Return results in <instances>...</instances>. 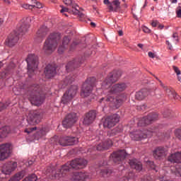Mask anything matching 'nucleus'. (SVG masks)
I'll return each mask as SVG.
<instances>
[{"label": "nucleus", "mask_w": 181, "mask_h": 181, "mask_svg": "<svg viewBox=\"0 0 181 181\" xmlns=\"http://www.w3.org/2000/svg\"><path fill=\"white\" fill-rule=\"evenodd\" d=\"M88 162L84 158H75L71 161L67 162L64 165L61 169L58 170L54 175V179L58 180L64 177V175L67 174L68 172H70L71 169H84L87 166Z\"/></svg>", "instance_id": "nucleus-1"}, {"label": "nucleus", "mask_w": 181, "mask_h": 181, "mask_svg": "<svg viewBox=\"0 0 181 181\" xmlns=\"http://www.w3.org/2000/svg\"><path fill=\"white\" fill-rule=\"evenodd\" d=\"M32 21L30 17H28L25 19H23L18 24L17 33H13L11 34L8 39L6 40V45L9 46V47H13L15 46L16 43H18V40H19V36L18 35H23L26 32H28V29H29V23Z\"/></svg>", "instance_id": "nucleus-2"}, {"label": "nucleus", "mask_w": 181, "mask_h": 181, "mask_svg": "<svg viewBox=\"0 0 181 181\" xmlns=\"http://www.w3.org/2000/svg\"><path fill=\"white\" fill-rule=\"evenodd\" d=\"M27 95L29 101L33 105H42L43 101H45V94L40 91V87L39 85H33L30 86L28 90Z\"/></svg>", "instance_id": "nucleus-3"}, {"label": "nucleus", "mask_w": 181, "mask_h": 181, "mask_svg": "<svg viewBox=\"0 0 181 181\" xmlns=\"http://www.w3.org/2000/svg\"><path fill=\"white\" fill-rule=\"evenodd\" d=\"M62 39V35L59 33H52L49 35L48 38L45 40L43 46V52L46 54H50L56 50L59 42Z\"/></svg>", "instance_id": "nucleus-4"}, {"label": "nucleus", "mask_w": 181, "mask_h": 181, "mask_svg": "<svg viewBox=\"0 0 181 181\" xmlns=\"http://www.w3.org/2000/svg\"><path fill=\"white\" fill-rule=\"evenodd\" d=\"M97 79L95 77H90L86 79L82 86L81 90V97L83 98H87L93 94V88L95 87V83Z\"/></svg>", "instance_id": "nucleus-5"}, {"label": "nucleus", "mask_w": 181, "mask_h": 181, "mask_svg": "<svg viewBox=\"0 0 181 181\" xmlns=\"http://www.w3.org/2000/svg\"><path fill=\"white\" fill-rule=\"evenodd\" d=\"M104 110V107H110L111 108H119L122 104V99L119 97L107 96L102 98L99 101Z\"/></svg>", "instance_id": "nucleus-6"}, {"label": "nucleus", "mask_w": 181, "mask_h": 181, "mask_svg": "<svg viewBox=\"0 0 181 181\" xmlns=\"http://www.w3.org/2000/svg\"><path fill=\"white\" fill-rule=\"evenodd\" d=\"M28 64V71L29 77H32L35 74V70L37 69L39 65V57L35 54H28L25 59Z\"/></svg>", "instance_id": "nucleus-7"}, {"label": "nucleus", "mask_w": 181, "mask_h": 181, "mask_svg": "<svg viewBox=\"0 0 181 181\" xmlns=\"http://www.w3.org/2000/svg\"><path fill=\"white\" fill-rule=\"evenodd\" d=\"M156 131H158V127H154V129L150 130H144L143 132L137 131L131 133L130 136L134 141H141V139H146V138L152 136V134L156 132Z\"/></svg>", "instance_id": "nucleus-8"}, {"label": "nucleus", "mask_w": 181, "mask_h": 181, "mask_svg": "<svg viewBox=\"0 0 181 181\" xmlns=\"http://www.w3.org/2000/svg\"><path fill=\"white\" fill-rule=\"evenodd\" d=\"M122 76V72L121 71H113L110 73L104 82L102 83V88H110L111 84L118 81V78Z\"/></svg>", "instance_id": "nucleus-9"}, {"label": "nucleus", "mask_w": 181, "mask_h": 181, "mask_svg": "<svg viewBox=\"0 0 181 181\" xmlns=\"http://www.w3.org/2000/svg\"><path fill=\"white\" fill-rule=\"evenodd\" d=\"M42 118H43V113L42 112L39 110H30L26 121L29 125H35V124H39Z\"/></svg>", "instance_id": "nucleus-10"}, {"label": "nucleus", "mask_w": 181, "mask_h": 181, "mask_svg": "<svg viewBox=\"0 0 181 181\" xmlns=\"http://www.w3.org/2000/svg\"><path fill=\"white\" fill-rule=\"evenodd\" d=\"M77 90H78V87L76 85L71 86L64 94L62 98V104H67V103H70L76 97V94H77Z\"/></svg>", "instance_id": "nucleus-11"}, {"label": "nucleus", "mask_w": 181, "mask_h": 181, "mask_svg": "<svg viewBox=\"0 0 181 181\" xmlns=\"http://www.w3.org/2000/svg\"><path fill=\"white\" fill-rule=\"evenodd\" d=\"M119 122V116L117 114L108 116L103 119L104 128H112L115 125Z\"/></svg>", "instance_id": "nucleus-12"}, {"label": "nucleus", "mask_w": 181, "mask_h": 181, "mask_svg": "<svg viewBox=\"0 0 181 181\" xmlns=\"http://www.w3.org/2000/svg\"><path fill=\"white\" fill-rule=\"evenodd\" d=\"M78 118L77 117V114L75 112H71L68 114L64 120L62 122V125L64 128H70L77 122V119Z\"/></svg>", "instance_id": "nucleus-13"}, {"label": "nucleus", "mask_w": 181, "mask_h": 181, "mask_svg": "<svg viewBox=\"0 0 181 181\" xmlns=\"http://www.w3.org/2000/svg\"><path fill=\"white\" fill-rule=\"evenodd\" d=\"M158 115L157 113H150L148 116L143 117L138 122L139 127H145V125H149V124H152L153 121H156L158 119Z\"/></svg>", "instance_id": "nucleus-14"}, {"label": "nucleus", "mask_w": 181, "mask_h": 181, "mask_svg": "<svg viewBox=\"0 0 181 181\" xmlns=\"http://www.w3.org/2000/svg\"><path fill=\"white\" fill-rule=\"evenodd\" d=\"M11 156V144L6 143L0 145V161L5 160Z\"/></svg>", "instance_id": "nucleus-15"}, {"label": "nucleus", "mask_w": 181, "mask_h": 181, "mask_svg": "<svg viewBox=\"0 0 181 181\" xmlns=\"http://www.w3.org/2000/svg\"><path fill=\"white\" fill-rule=\"evenodd\" d=\"M125 156H127V152L125 150H119L117 151L113 152L110 156V160H113L115 163L118 162H121V160H124L125 159Z\"/></svg>", "instance_id": "nucleus-16"}, {"label": "nucleus", "mask_w": 181, "mask_h": 181, "mask_svg": "<svg viewBox=\"0 0 181 181\" xmlns=\"http://www.w3.org/2000/svg\"><path fill=\"white\" fill-rule=\"evenodd\" d=\"M59 142L62 146H70L71 145H76L78 142V138L66 136L61 137Z\"/></svg>", "instance_id": "nucleus-17"}, {"label": "nucleus", "mask_w": 181, "mask_h": 181, "mask_svg": "<svg viewBox=\"0 0 181 181\" xmlns=\"http://www.w3.org/2000/svg\"><path fill=\"white\" fill-rule=\"evenodd\" d=\"M18 168V163L15 161L8 162L4 164L1 168V173L4 175H9L12 173Z\"/></svg>", "instance_id": "nucleus-18"}, {"label": "nucleus", "mask_w": 181, "mask_h": 181, "mask_svg": "<svg viewBox=\"0 0 181 181\" xmlns=\"http://www.w3.org/2000/svg\"><path fill=\"white\" fill-rule=\"evenodd\" d=\"M83 62H84V58L81 59H74L68 62L66 66V71L67 73H70V71H73L76 67H80V64H83Z\"/></svg>", "instance_id": "nucleus-19"}, {"label": "nucleus", "mask_w": 181, "mask_h": 181, "mask_svg": "<svg viewBox=\"0 0 181 181\" xmlns=\"http://www.w3.org/2000/svg\"><path fill=\"white\" fill-rule=\"evenodd\" d=\"M96 117L97 112H95V110H90L85 116L83 119L84 125H90V124H93L95 120Z\"/></svg>", "instance_id": "nucleus-20"}, {"label": "nucleus", "mask_w": 181, "mask_h": 181, "mask_svg": "<svg viewBox=\"0 0 181 181\" xmlns=\"http://www.w3.org/2000/svg\"><path fill=\"white\" fill-rule=\"evenodd\" d=\"M21 6L24 9H30L31 11H36V9H42L43 8V5L36 0H33L31 4H23Z\"/></svg>", "instance_id": "nucleus-21"}, {"label": "nucleus", "mask_w": 181, "mask_h": 181, "mask_svg": "<svg viewBox=\"0 0 181 181\" xmlns=\"http://www.w3.org/2000/svg\"><path fill=\"white\" fill-rule=\"evenodd\" d=\"M64 4L65 5H67L68 6H71L72 7V12L74 15H78L81 18H83V13L78 11V5L76 4V3L73 2L71 0H63Z\"/></svg>", "instance_id": "nucleus-22"}, {"label": "nucleus", "mask_w": 181, "mask_h": 181, "mask_svg": "<svg viewBox=\"0 0 181 181\" xmlns=\"http://www.w3.org/2000/svg\"><path fill=\"white\" fill-rule=\"evenodd\" d=\"M45 75L46 78H52L56 76V66L48 64L45 69Z\"/></svg>", "instance_id": "nucleus-23"}, {"label": "nucleus", "mask_w": 181, "mask_h": 181, "mask_svg": "<svg viewBox=\"0 0 181 181\" xmlns=\"http://www.w3.org/2000/svg\"><path fill=\"white\" fill-rule=\"evenodd\" d=\"M112 146V140L107 139L102 140V142L97 146L98 151H104L105 149H110Z\"/></svg>", "instance_id": "nucleus-24"}, {"label": "nucleus", "mask_w": 181, "mask_h": 181, "mask_svg": "<svg viewBox=\"0 0 181 181\" xmlns=\"http://www.w3.org/2000/svg\"><path fill=\"white\" fill-rule=\"evenodd\" d=\"M125 88H127V83H119L113 85L110 88V91L112 94H115L117 93H121L122 91H124V90H125Z\"/></svg>", "instance_id": "nucleus-25"}, {"label": "nucleus", "mask_w": 181, "mask_h": 181, "mask_svg": "<svg viewBox=\"0 0 181 181\" xmlns=\"http://www.w3.org/2000/svg\"><path fill=\"white\" fill-rule=\"evenodd\" d=\"M166 152H168V149L164 147H158L153 151V156L155 159H160V158H163L166 155Z\"/></svg>", "instance_id": "nucleus-26"}, {"label": "nucleus", "mask_w": 181, "mask_h": 181, "mask_svg": "<svg viewBox=\"0 0 181 181\" xmlns=\"http://www.w3.org/2000/svg\"><path fill=\"white\" fill-rule=\"evenodd\" d=\"M69 43H70V38L67 36H65L62 40V43L59 45L58 48V53L62 54L64 50L69 49Z\"/></svg>", "instance_id": "nucleus-27"}, {"label": "nucleus", "mask_w": 181, "mask_h": 181, "mask_svg": "<svg viewBox=\"0 0 181 181\" xmlns=\"http://www.w3.org/2000/svg\"><path fill=\"white\" fill-rule=\"evenodd\" d=\"M171 163H181V152L172 153L168 158Z\"/></svg>", "instance_id": "nucleus-28"}, {"label": "nucleus", "mask_w": 181, "mask_h": 181, "mask_svg": "<svg viewBox=\"0 0 181 181\" xmlns=\"http://www.w3.org/2000/svg\"><path fill=\"white\" fill-rule=\"evenodd\" d=\"M87 179V174L83 173H74L71 181H84Z\"/></svg>", "instance_id": "nucleus-29"}, {"label": "nucleus", "mask_w": 181, "mask_h": 181, "mask_svg": "<svg viewBox=\"0 0 181 181\" xmlns=\"http://www.w3.org/2000/svg\"><path fill=\"white\" fill-rule=\"evenodd\" d=\"M129 165L132 169H136V170H138L139 172L142 170V163L136 159L130 160Z\"/></svg>", "instance_id": "nucleus-30"}, {"label": "nucleus", "mask_w": 181, "mask_h": 181, "mask_svg": "<svg viewBox=\"0 0 181 181\" xmlns=\"http://www.w3.org/2000/svg\"><path fill=\"white\" fill-rule=\"evenodd\" d=\"M47 132H49V128L47 127H42L39 130L37 131L35 135V139L37 140L40 139V138H42V136H45V135H46Z\"/></svg>", "instance_id": "nucleus-31"}, {"label": "nucleus", "mask_w": 181, "mask_h": 181, "mask_svg": "<svg viewBox=\"0 0 181 181\" xmlns=\"http://www.w3.org/2000/svg\"><path fill=\"white\" fill-rule=\"evenodd\" d=\"M47 32H49V28L45 25H42L37 32L36 36L39 39H42V37L47 35Z\"/></svg>", "instance_id": "nucleus-32"}, {"label": "nucleus", "mask_w": 181, "mask_h": 181, "mask_svg": "<svg viewBox=\"0 0 181 181\" xmlns=\"http://www.w3.org/2000/svg\"><path fill=\"white\" fill-rule=\"evenodd\" d=\"M119 1L115 0L108 6L110 12H117L119 9L120 6Z\"/></svg>", "instance_id": "nucleus-33"}, {"label": "nucleus", "mask_w": 181, "mask_h": 181, "mask_svg": "<svg viewBox=\"0 0 181 181\" xmlns=\"http://www.w3.org/2000/svg\"><path fill=\"white\" fill-rule=\"evenodd\" d=\"M25 175H26V171L23 170L14 175L8 181H19L23 179V176H25Z\"/></svg>", "instance_id": "nucleus-34"}, {"label": "nucleus", "mask_w": 181, "mask_h": 181, "mask_svg": "<svg viewBox=\"0 0 181 181\" xmlns=\"http://www.w3.org/2000/svg\"><path fill=\"white\" fill-rule=\"evenodd\" d=\"M11 132V128L8 126L1 127L0 129V142Z\"/></svg>", "instance_id": "nucleus-35"}, {"label": "nucleus", "mask_w": 181, "mask_h": 181, "mask_svg": "<svg viewBox=\"0 0 181 181\" xmlns=\"http://www.w3.org/2000/svg\"><path fill=\"white\" fill-rule=\"evenodd\" d=\"M148 95V90L146 89H143L137 93H136L135 97L136 100H139V101H141L144 100L145 97Z\"/></svg>", "instance_id": "nucleus-36"}, {"label": "nucleus", "mask_w": 181, "mask_h": 181, "mask_svg": "<svg viewBox=\"0 0 181 181\" xmlns=\"http://www.w3.org/2000/svg\"><path fill=\"white\" fill-rule=\"evenodd\" d=\"M11 69H15V64L11 63L10 65L8 66L7 69L1 73L2 78H7V77L11 73Z\"/></svg>", "instance_id": "nucleus-37"}, {"label": "nucleus", "mask_w": 181, "mask_h": 181, "mask_svg": "<svg viewBox=\"0 0 181 181\" xmlns=\"http://www.w3.org/2000/svg\"><path fill=\"white\" fill-rule=\"evenodd\" d=\"M76 78V75L71 74L69 76H66V78L64 80V86H67L69 84H71L73 81H74Z\"/></svg>", "instance_id": "nucleus-38"}, {"label": "nucleus", "mask_w": 181, "mask_h": 181, "mask_svg": "<svg viewBox=\"0 0 181 181\" xmlns=\"http://www.w3.org/2000/svg\"><path fill=\"white\" fill-rule=\"evenodd\" d=\"M121 132V129L116 127L112 130L108 132L107 135L110 136H115V135H118Z\"/></svg>", "instance_id": "nucleus-39"}, {"label": "nucleus", "mask_w": 181, "mask_h": 181, "mask_svg": "<svg viewBox=\"0 0 181 181\" xmlns=\"http://www.w3.org/2000/svg\"><path fill=\"white\" fill-rule=\"evenodd\" d=\"M111 173H112V171L111 170L104 169L100 170V175L101 176H103V177H107L110 176Z\"/></svg>", "instance_id": "nucleus-40"}, {"label": "nucleus", "mask_w": 181, "mask_h": 181, "mask_svg": "<svg viewBox=\"0 0 181 181\" xmlns=\"http://www.w3.org/2000/svg\"><path fill=\"white\" fill-rule=\"evenodd\" d=\"M37 176L35 174H31L26 177L23 181H37Z\"/></svg>", "instance_id": "nucleus-41"}, {"label": "nucleus", "mask_w": 181, "mask_h": 181, "mask_svg": "<svg viewBox=\"0 0 181 181\" xmlns=\"http://www.w3.org/2000/svg\"><path fill=\"white\" fill-rule=\"evenodd\" d=\"M155 78H156L158 80V81H159L160 86L163 87L167 93V94H170V93H172V91H170V89L168 88V87H165V85H163V83H162V81L159 80V78H158V77L155 76V75H153Z\"/></svg>", "instance_id": "nucleus-42"}, {"label": "nucleus", "mask_w": 181, "mask_h": 181, "mask_svg": "<svg viewBox=\"0 0 181 181\" xmlns=\"http://www.w3.org/2000/svg\"><path fill=\"white\" fill-rule=\"evenodd\" d=\"M9 105H11V103L9 101L6 102L5 103L0 102V111L5 110V108H8Z\"/></svg>", "instance_id": "nucleus-43"}, {"label": "nucleus", "mask_w": 181, "mask_h": 181, "mask_svg": "<svg viewBox=\"0 0 181 181\" xmlns=\"http://www.w3.org/2000/svg\"><path fill=\"white\" fill-rule=\"evenodd\" d=\"M35 131H36V127H30L26 128L24 130V132L29 134H32V132H35Z\"/></svg>", "instance_id": "nucleus-44"}, {"label": "nucleus", "mask_w": 181, "mask_h": 181, "mask_svg": "<svg viewBox=\"0 0 181 181\" xmlns=\"http://www.w3.org/2000/svg\"><path fill=\"white\" fill-rule=\"evenodd\" d=\"M175 135L177 139L181 141V129H177L175 131Z\"/></svg>", "instance_id": "nucleus-45"}, {"label": "nucleus", "mask_w": 181, "mask_h": 181, "mask_svg": "<svg viewBox=\"0 0 181 181\" xmlns=\"http://www.w3.org/2000/svg\"><path fill=\"white\" fill-rule=\"evenodd\" d=\"M175 173L176 176H181V167L177 166L175 168Z\"/></svg>", "instance_id": "nucleus-46"}, {"label": "nucleus", "mask_w": 181, "mask_h": 181, "mask_svg": "<svg viewBox=\"0 0 181 181\" xmlns=\"http://www.w3.org/2000/svg\"><path fill=\"white\" fill-rule=\"evenodd\" d=\"M131 177H132V173H129V177H123L119 180V181H128Z\"/></svg>", "instance_id": "nucleus-47"}, {"label": "nucleus", "mask_w": 181, "mask_h": 181, "mask_svg": "<svg viewBox=\"0 0 181 181\" xmlns=\"http://www.w3.org/2000/svg\"><path fill=\"white\" fill-rule=\"evenodd\" d=\"M173 69L174 71L176 73L177 76H180L181 71L179 70V68L177 66H173Z\"/></svg>", "instance_id": "nucleus-48"}, {"label": "nucleus", "mask_w": 181, "mask_h": 181, "mask_svg": "<svg viewBox=\"0 0 181 181\" xmlns=\"http://www.w3.org/2000/svg\"><path fill=\"white\" fill-rule=\"evenodd\" d=\"M148 165H150V168H151L154 170H156V166L155 165V163L153 161H148Z\"/></svg>", "instance_id": "nucleus-49"}, {"label": "nucleus", "mask_w": 181, "mask_h": 181, "mask_svg": "<svg viewBox=\"0 0 181 181\" xmlns=\"http://www.w3.org/2000/svg\"><path fill=\"white\" fill-rule=\"evenodd\" d=\"M177 18H181V7L179 6L176 10Z\"/></svg>", "instance_id": "nucleus-50"}, {"label": "nucleus", "mask_w": 181, "mask_h": 181, "mask_svg": "<svg viewBox=\"0 0 181 181\" xmlns=\"http://www.w3.org/2000/svg\"><path fill=\"white\" fill-rule=\"evenodd\" d=\"M159 25V21L155 20L153 21L151 23V26H153V28H156V26H158Z\"/></svg>", "instance_id": "nucleus-51"}, {"label": "nucleus", "mask_w": 181, "mask_h": 181, "mask_svg": "<svg viewBox=\"0 0 181 181\" xmlns=\"http://www.w3.org/2000/svg\"><path fill=\"white\" fill-rule=\"evenodd\" d=\"M148 54V57H150L151 59H155V57H156V55L153 54L152 52H149Z\"/></svg>", "instance_id": "nucleus-52"}, {"label": "nucleus", "mask_w": 181, "mask_h": 181, "mask_svg": "<svg viewBox=\"0 0 181 181\" xmlns=\"http://www.w3.org/2000/svg\"><path fill=\"white\" fill-rule=\"evenodd\" d=\"M143 31H144L145 33H151V30H150L149 28H148L147 27H144Z\"/></svg>", "instance_id": "nucleus-53"}, {"label": "nucleus", "mask_w": 181, "mask_h": 181, "mask_svg": "<svg viewBox=\"0 0 181 181\" xmlns=\"http://www.w3.org/2000/svg\"><path fill=\"white\" fill-rule=\"evenodd\" d=\"M61 13H63L64 12H69V8L62 7V8L60 10Z\"/></svg>", "instance_id": "nucleus-54"}, {"label": "nucleus", "mask_w": 181, "mask_h": 181, "mask_svg": "<svg viewBox=\"0 0 181 181\" xmlns=\"http://www.w3.org/2000/svg\"><path fill=\"white\" fill-rule=\"evenodd\" d=\"M163 28H165V25L160 24V23H158V29L159 30H162V29H163Z\"/></svg>", "instance_id": "nucleus-55"}, {"label": "nucleus", "mask_w": 181, "mask_h": 181, "mask_svg": "<svg viewBox=\"0 0 181 181\" xmlns=\"http://www.w3.org/2000/svg\"><path fill=\"white\" fill-rule=\"evenodd\" d=\"M52 172H53V170L52 169L51 167L47 168V173H46L47 175H49V173H52Z\"/></svg>", "instance_id": "nucleus-56"}, {"label": "nucleus", "mask_w": 181, "mask_h": 181, "mask_svg": "<svg viewBox=\"0 0 181 181\" xmlns=\"http://www.w3.org/2000/svg\"><path fill=\"white\" fill-rule=\"evenodd\" d=\"M173 37L174 39H177L176 40H178L177 37H179V35H177V33H174L173 34Z\"/></svg>", "instance_id": "nucleus-57"}, {"label": "nucleus", "mask_w": 181, "mask_h": 181, "mask_svg": "<svg viewBox=\"0 0 181 181\" xmlns=\"http://www.w3.org/2000/svg\"><path fill=\"white\" fill-rule=\"evenodd\" d=\"M166 45H168L170 50H172V45H170V42H169V41H166Z\"/></svg>", "instance_id": "nucleus-58"}, {"label": "nucleus", "mask_w": 181, "mask_h": 181, "mask_svg": "<svg viewBox=\"0 0 181 181\" xmlns=\"http://www.w3.org/2000/svg\"><path fill=\"white\" fill-rule=\"evenodd\" d=\"M105 5H110L111 3H110V0H104L103 1Z\"/></svg>", "instance_id": "nucleus-59"}, {"label": "nucleus", "mask_w": 181, "mask_h": 181, "mask_svg": "<svg viewBox=\"0 0 181 181\" xmlns=\"http://www.w3.org/2000/svg\"><path fill=\"white\" fill-rule=\"evenodd\" d=\"M78 43L76 42H74L71 45V49H73L74 46H77Z\"/></svg>", "instance_id": "nucleus-60"}, {"label": "nucleus", "mask_w": 181, "mask_h": 181, "mask_svg": "<svg viewBox=\"0 0 181 181\" xmlns=\"http://www.w3.org/2000/svg\"><path fill=\"white\" fill-rule=\"evenodd\" d=\"M26 165H28V166H31V165H33V161L30 160L26 163Z\"/></svg>", "instance_id": "nucleus-61"}, {"label": "nucleus", "mask_w": 181, "mask_h": 181, "mask_svg": "<svg viewBox=\"0 0 181 181\" xmlns=\"http://www.w3.org/2000/svg\"><path fill=\"white\" fill-rule=\"evenodd\" d=\"M4 2H5V4H7L8 5H9V4H11V1L9 0H3Z\"/></svg>", "instance_id": "nucleus-62"}, {"label": "nucleus", "mask_w": 181, "mask_h": 181, "mask_svg": "<svg viewBox=\"0 0 181 181\" xmlns=\"http://www.w3.org/2000/svg\"><path fill=\"white\" fill-rule=\"evenodd\" d=\"M4 2H5V4H7L8 5H9V4H11V1L9 0H3Z\"/></svg>", "instance_id": "nucleus-63"}, {"label": "nucleus", "mask_w": 181, "mask_h": 181, "mask_svg": "<svg viewBox=\"0 0 181 181\" xmlns=\"http://www.w3.org/2000/svg\"><path fill=\"white\" fill-rule=\"evenodd\" d=\"M90 25L94 28V27H95V23L92 22V23H90Z\"/></svg>", "instance_id": "nucleus-64"}]
</instances>
